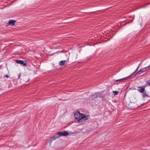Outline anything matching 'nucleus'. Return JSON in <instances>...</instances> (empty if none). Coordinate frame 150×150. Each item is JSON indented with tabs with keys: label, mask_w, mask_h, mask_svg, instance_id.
I'll return each mask as SVG.
<instances>
[{
	"label": "nucleus",
	"mask_w": 150,
	"mask_h": 150,
	"mask_svg": "<svg viewBox=\"0 0 150 150\" xmlns=\"http://www.w3.org/2000/svg\"><path fill=\"white\" fill-rule=\"evenodd\" d=\"M74 116L76 121L79 123L84 122L88 119L87 116L81 114L79 111L75 112Z\"/></svg>",
	"instance_id": "nucleus-1"
},
{
	"label": "nucleus",
	"mask_w": 150,
	"mask_h": 150,
	"mask_svg": "<svg viewBox=\"0 0 150 150\" xmlns=\"http://www.w3.org/2000/svg\"><path fill=\"white\" fill-rule=\"evenodd\" d=\"M68 132L66 131H64L62 132H57V134L59 138L62 136H67L68 135Z\"/></svg>",
	"instance_id": "nucleus-2"
},
{
	"label": "nucleus",
	"mask_w": 150,
	"mask_h": 150,
	"mask_svg": "<svg viewBox=\"0 0 150 150\" xmlns=\"http://www.w3.org/2000/svg\"><path fill=\"white\" fill-rule=\"evenodd\" d=\"M145 86H138L137 87V90L140 92L143 93L144 92Z\"/></svg>",
	"instance_id": "nucleus-3"
},
{
	"label": "nucleus",
	"mask_w": 150,
	"mask_h": 150,
	"mask_svg": "<svg viewBox=\"0 0 150 150\" xmlns=\"http://www.w3.org/2000/svg\"><path fill=\"white\" fill-rule=\"evenodd\" d=\"M16 63L17 64H23V66H26L27 65L26 63H24L23 61L21 60H16Z\"/></svg>",
	"instance_id": "nucleus-4"
},
{
	"label": "nucleus",
	"mask_w": 150,
	"mask_h": 150,
	"mask_svg": "<svg viewBox=\"0 0 150 150\" xmlns=\"http://www.w3.org/2000/svg\"><path fill=\"white\" fill-rule=\"evenodd\" d=\"M16 21L13 20H10L8 22V25L10 24L11 26H13L15 25Z\"/></svg>",
	"instance_id": "nucleus-5"
},
{
	"label": "nucleus",
	"mask_w": 150,
	"mask_h": 150,
	"mask_svg": "<svg viewBox=\"0 0 150 150\" xmlns=\"http://www.w3.org/2000/svg\"><path fill=\"white\" fill-rule=\"evenodd\" d=\"M94 98H100L101 97V94L99 93H97L95 95H93Z\"/></svg>",
	"instance_id": "nucleus-6"
},
{
	"label": "nucleus",
	"mask_w": 150,
	"mask_h": 150,
	"mask_svg": "<svg viewBox=\"0 0 150 150\" xmlns=\"http://www.w3.org/2000/svg\"><path fill=\"white\" fill-rule=\"evenodd\" d=\"M58 135L55 136L54 137H52L51 138V139L50 140V142L52 143V141L55 140L56 139L58 138Z\"/></svg>",
	"instance_id": "nucleus-7"
},
{
	"label": "nucleus",
	"mask_w": 150,
	"mask_h": 150,
	"mask_svg": "<svg viewBox=\"0 0 150 150\" xmlns=\"http://www.w3.org/2000/svg\"><path fill=\"white\" fill-rule=\"evenodd\" d=\"M66 60H63L59 62V64L60 65L63 66V65L66 63Z\"/></svg>",
	"instance_id": "nucleus-8"
},
{
	"label": "nucleus",
	"mask_w": 150,
	"mask_h": 150,
	"mask_svg": "<svg viewBox=\"0 0 150 150\" xmlns=\"http://www.w3.org/2000/svg\"><path fill=\"white\" fill-rule=\"evenodd\" d=\"M146 70H144V69L143 68L141 69L139 71H138L137 72V73L135 74V75H137L140 72H144V71H145Z\"/></svg>",
	"instance_id": "nucleus-9"
},
{
	"label": "nucleus",
	"mask_w": 150,
	"mask_h": 150,
	"mask_svg": "<svg viewBox=\"0 0 150 150\" xmlns=\"http://www.w3.org/2000/svg\"><path fill=\"white\" fill-rule=\"evenodd\" d=\"M142 96L143 97H149V96L146 93V92L144 91V92L143 93H142Z\"/></svg>",
	"instance_id": "nucleus-10"
},
{
	"label": "nucleus",
	"mask_w": 150,
	"mask_h": 150,
	"mask_svg": "<svg viewBox=\"0 0 150 150\" xmlns=\"http://www.w3.org/2000/svg\"><path fill=\"white\" fill-rule=\"evenodd\" d=\"M60 52H63L64 53V52L63 50H61V51H58L57 52H56L55 53H53L52 54H50V55H53L54 54H56V53H60Z\"/></svg>",
	"instance_id": "nucleus-11"
},
{
	"label": "nucleus",
	"mask_w": 150,
	"mask_h": 150,
	"mask_svg": "<svg viewBox=\"0 0 150 150\" xmlns=\"http://www.w3.org/2000/svg\"><path fill=\"white\" fill-rule=\"evenodd\" d=\"M113 93H114V95H116L118 94V92L117 91H113Z\"/></svg>",
	"instance_id": "nucleus-12"
},
{
	"label": "nucleus",
	"mask_w": 150,
	"mask_h": 150,
	"mask_svg": "<svg viewBox=\"0 0 150 150\" xmlns=\"http://www.w3.org/2000/svg\"><path fill=\"white\" fill-rule=\"evenodd\" d=\"M128 77H126V78H122V79H117V80H115L116 81H118L122 80L124 79H126Z\"/></svg>",
	"instance_id": "nucleus-13"
},
{
	"label": "nucleus",
	"mask_w": 150,
	"mask_h": 150,
	"mask_svg": "<svg viewBox=\"0 0 150 150\" xmlns=\"http://www.w3.org/2000/svg\"><path fill=\"white\" fill-rule=\"evenodd\" d=\"M146 83L149 86H150V80L147 81Z\"/></svg>",
	"instance_id": "nucleus-14"
},
{
	"label": "nucleus",
	"mask_w": 150,
	"mask_h": 150,
	"mask_svg": "<svg viewBox=\"0 0 150 150\" xmlns=\"http://www.w3.org/2000/svg\"><path fill=\"white\" fill-rule=\"evenodd\" d=\"M150 68V66H148L147 67H145L144 68H143L144 69H149Z\"/></svg>",
	"instance_id": "nucleus-15"
},
{
	"label": "nucleus",
	"mask_w": 150,
	"mask_h": 150,
	"mask_svg": "<svg viewBox=\"0 0 150 150\" xmlns=\"http://www.w3.org/2000/svg\"><path fill=\"white\" fill-rule=\"evenodd\" d=\"M139 68V67H137V69H136V70H135V71L133 73H132L131 75L130 76H132V75L134 73H135L136 72V71H137V70H138Z\"/></svg>",
	"instance_id": "nucleus-16"
},
{
	"label": "nucleus",
	"mask_w": 150,
	"mask_h": 150,
	"mask_svg": "<svg viewBox=\"0 0 150 150\" xmlns=\"http://www.w3.org/2000/svg\"><path fill=\"white\" fill-rule=\"evenodd\" d=\"M21 76V73H20L18 75V79H19L20 78Z\"/></svg>",
	"instance_id": "nucleus-17"
},
{
	"label": "nucleus",
	"mask_w": 150,
	"mask_h": 150,
	"mask_svg": "<svg viewBox=\"0 0 150 150\" xmlns=\"http://www.w3.org/2000/svg\"><path fill=\"white\" fill-rule=\"evenodd\" d=\"M4 77L8 78L9 76L7 74H5V75L4 76Z\"/></svg>",
	"instance_id": "nucleus-18"
},
{
	"label": "nucleus",
	"mask_w": 150,
	"mask_h": 150,
	"mask_svg": "<svg viewBox=\"0 0 150 150\" xmlns=\"http://www.w3.org/2000/svg\"><path fill=\"white\" fill-rule=\"evenodd\" d=\"M140 64H139V65H138V67H139V66H140Z\"/></svg>",
	"instance_id": "nucleus-19"
}]
</instances>
